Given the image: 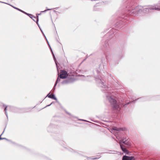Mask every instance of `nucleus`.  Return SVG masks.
<instances>
[{
    "mask_svg": "<svg viewBox=\"0 0 160 160\" xmlns=\"http://www.w3.org/2000/svg\"><path fill=\"white\" fill-rule=\"evenodd\" d=\"M97 158H92V159H93V160H94V159H97Z\"/></svg>",
    "mask_w": 160,
    "mask_h": 160,
    "instance_id": "obj_25",
    "label": "nucleus"
},
{
    "mask_svg": "<svg viewBox=\"0 0 160 160\" xmlns=\"http://www.w3.org/2000/svg\"><path fill=\"white\" fill-rule=\"evenodd\" d=\"M122 21V20L121 19V20H120L121 22V21Z\"/></svg>",
    "mask_w": 160,
    "mask_h": 160,
    "instance_id": "obj_34",
    "label": "nucleus"
},
{
    "mask_svg": "<svg viewBox=\"0 0 160 160\" xmlns=\"http://www.w3.org/2000/svg\"><path fill=\"white\" fill-rule=\"evenodd\" d=\"M51 10V9H48L47 10H45L44 11H41L40 13L38 14H37L38 15H40L42 12H46L47 10Z\"/></svg>",
    "mask_w": 160,
    "mask_h": 160,
    "instance_id": "obj_15",
    "label": "nucleus"
},
{
    "mask_svg": "<svg viewBox=\"0 0 160 160\" xmlns=\"http://www.w3.org/2000/svg\"><path fill=\"white\" fill-rule=\"evenodd\" d=\"M127 131V128L125 127L121 128V131Z\"/></svg>",
    "mask_w": 160,
    "mask_h": 160,
    "instance_id": "obj_14",
    "label": "nucleus"
},
{
    "mask_svg": "<svg viewBox=\"0 0 160 160\" xmlns=\"http://www.w3.org/2000/svg\"><path fill=\"white\" fill-rule=\"evenodd\" d=\"M122 160H135V159L133 157H128L125 155L123 156Z\"/></svg>",
    "mask_w": 160,
    "mask_h": 160,
    "instance_id": "obj_9",
    "label": "nucleus"
},
{
    "mask_svg": "<svg viewBox=\"0 0 160 160\" xmlns=\"http://www.w3.org/2000/svg\"><path fill=\"white\" fill-rule=\"evenodd\" d=\"M46 39H47V38H46V37H45Z\"/></svg>",
    "mask_w": 160,
    "mask_h": 160,
    "instance_id": "obj_36",
    "label": "nucleus"
},
{
    "mask_svg": "<svg viewBox=\"0 0 160 160\" xmlns=\"http://www.w3.org/2000/svg\"><path fill=\"white\" fill-rule=\"evenodd\" d=\"M55 85H54V87H53V89L54 90V89H55Z\"/></svg>",
    "mask_w": 160,
    "mask_h": 160,
    "instance_id": "obj_26",
    "label": "nucleus"
},
{
    "mask_svg": "<svg viewBox=\"0 0 160 160\" xmlns=\"http://www.w3.org/2000/svg\"><path fill=\"white\" fill-rule=\"evenodd\" d=\"M122 22H124V21H122Z\"/></svg>",
    "mask_w": 160,
    "mask_h": 160,
    "instance_id": "obj_31",
    "label": "nucleus"
},
{
    "mask_svg": "<svg viewBox=\"0 0 160 160\" xmlns=\"http://www.w3.org/2000/svg\"><path fill=\"white\" fill-rule=\"evenodd\" d=\"M0 2H2V3H4V2H1V1H0Z\"/></svg>",
    "mask_w": 160,
    "mask_h": 160,
    "instance_id": "obj_30",
    "label": "nucleus"
},
{
    "mask_svg": "<svg viewBox=\"0 0 160 160\" xmlns=\"http://www.w3.org/2000/svg\"><path fill=\"white\" fill-rule=\"evenodd\" d=\"M52 54H53V58L54 59V61H55V62L56 64V65L57 66V63H56V61H55V60H56V58H55V56H54V54L53 53V52H52Z\"/></svg>",
    "mask_w": 160,
    "mask_h": 160,
    "instance_id": "obj_20",
    "label": "nucleus"
},
{
    "mask_svg": "<svg viewBox=\"0 0 160 160\" xmlns=\"http://www.w3.org/2000/svg\"><path fill=\"white\" fill-rule=\"evenodd\" d=\"M53 103V102H52L49 105H47V106H46L45 107V108L47 107H48V106H50L51 104H52Z\"/></svg>",
    "mask_w": 160,
    "mask_h": 160,
    "instance_id": "obj_22",
    "label": "nucleus"
},
{
    "mask_svg": "<svg viewBox=\"0 0 160 160\" xmlns=\"http://www.w3.org/2000/svg\"><path fill=\"white\" fill-rule=\"evenodd\" d=\"M22 12L25 14H27V15H28V16H29V15H31V16L32 15V14H29V13H26V12H25L24 11H22Z\"/></svg>",
    "mask_w": 160,
    "mask_h": 160,
    "instance_id": "obj_18",
    "label": "nucleus"
},
{
    "mask_svg": "<svg viewBox=\"0 0 160 160\" xmlns=\"http://www.w3.org/2000/svg\"><path fill=\"white\" fill-rule=\"evenodd\" d=\"M99 69H97V72L98 73H100L101 71V69H102V65H99Z\"/></svg>",
    "mask_w": 160,
    "mask_h": 160,
    "instance_id": "obj_12",
    "label": "nucleus"
},
{
    "mask_svg": "<svg viewBox=\"0 0 160 160\" xmlns=\"http://www.w3.org/2000/svg\"><path fill=\"white\" fill-rule=\"evenodd\" d=\"M124 19L125 20H127L128 19V17L126 16L124 17H121V19Z\"/></svg>",
    "mask_w": 160,
    "mask_h": 160,
    "instance_id": "obj_17",
    "label": "nucleus"
},
{
    "mask_svg": "<svg viewBox=\"0 0 160 160\" xmlns=\"http://www.w3.org/2000/svg\"><path fill=\"white\" fill-rule=\"evenodd\" d=\"M143 7V13H145L149 12V10H156L160 11V4L158 5L156 4L154 5H148L145 6Z\"/></svg>",
    "mask_w": 160,
    "mask_h": 160,
    "instance_id": "obj_3",
    "label": "nucleus"
},
{
    "mask_svg": "<svg viewBox=\"0 0 160 160\" xmlns=\"http://www.w3.org/2000/svg\"><path fill=\"white\" fill-rule=\"evenodd\" d=\"M46 39H47V38H46V37H45Z\"/></svg>",
    "mask_w": 160,
    "mask_h": 160,
    "instance_id": "obj_35",
    "label": "nucleus"
},
{
    "mask_svg": "<svg viewBox=\"0 0 160 160\" xmlns=\"http://www.w3.org/2000/svg\"><path fill=\"white\" fill-rule=\"evenodd\" d=\"M59 75V77L62 79H64L66 78L68 76V74L67 71H62L60 72Z\"/></svg>",
    "mask_w": 160,
    "mask_h": 160,
    "instance_id": "obj_6",
    "label": "nucleus"
},
{
    "mask_svg": "<svg viewBox=\"0 0 160 160\" xmlns=\"http://www.w3.org/2000/svg\"><path fill=\"white\" fill-rule=\"evenodd\" d=\"M13 7V8H15V9H16L18 10V11H20V12H22V10H21V9H19V8H17L15 7Z\"/></svg>",
    "mask_w": 160,
    "mask_h": 160,
    "instance_id": "obj_19",
    "label": "nucleus"
},
{
    "mask_svg": "<svg viewBox=\"0 0 160 160\" xmlns=\"http://www.w3.org/2000/svg\"><path fill=\"white\" fill-rule=\"evenodd\" d=\"M32 16L31 18L35 22H36V23L38 26L39 27L40 30H41V32H42V30H41V28L40 27L39 24L38 23V16H37V18L35 17L34 16H33L32 14V15L31 16Z\"/></svg>",
    "mask_w": 160,
    "mask_h": 160,
    "instance_id": "obj_7",
    "label": "nucleus"
},
{
    "mask_svg": "<svg viewBox=\"0 0 160 160\" xmlns=\"http://www.w3.org/2000/svg\"><path fill=\"white\" fill-rule=\"evenodd\" d=\"M132 102H134V101H132Z\"/></svg>",
    "mask_w": 160,
    "mask_h": 160,
    "instance_id": "obj_32",
    "label": "nucleus"
},
{
    "mask_svg": "<svg viewBox=\"0 0 160 160\" xmlns=\"http://www.w3.org/2000/svg\"><path fill=\"white\" fill-rule=\"evenodd\" d=\"M3 106L4 107H5V109H4V111H5V115H6L7 118H8V113H7V108H8V107H7V106H5V105H4Z\"/></svg>",
    "mask_w": 160,
    "mask_h": 160,
    "instance_id": "obj_13",
    "label": "nucleus"
},
{
    "mask_svg": "<svg viewBox=\"0 0 160 160\" xmlns=\"http://www.w3.org/2000/svg\"><path fill=\"white\" fill-rule=\"evenodd\" d=\"M67 113L69 115H71V114H70V113H68V112H67Z\"/></svg>",
    "mask_w": 160,
    "mask_h": 160,
    "instance_id": "obj_28",
    "label": "nucleus"
},
{
    "mask_svg": "<svg viewBox=\"0 0 160 160\" xmlns=\"http://www.w3.org/2000/svg\"><path fill=\"white\" fill-rule=\"evenodd\" d=\"M60 81V79L59 78H58L55 83V87H56L58 82H59Z\"/></svg>",
    "mask_w": 160,
    "mask_h": 160,
    "instance_id": "obj_16",
    "label": "nucleus"
},
{
    "mask_svg": "<svg viewBox=\"0 0 160 160\" xmlns=\"http://www.w3.org/2000/svg\"><path fill=\"white\" fill-rule=\"evenodd\" d=\"M4 132V131H3V132L2 133L0 136V140H2V138H1V136L3 134V133Z\"/></svg>",
    "mask_w": 160,
    "mask_h": 160,
    "instance_id": "obj_21",
    "label": "nucleus"
},
{
    "mask_svg": "<svg viewBox=\"0 0 160 160\" xmlns=\"http://www.w3.org/2000/svg\"><path fill=\"white\" fill-rule=\"evenodd\" d=\"M30 18H31L32 16L31 15L28 16Z\"/></svg>",
    "mask_w": 160,
    "mask_h": 160,
    "instance_id": "obj_27",
    "label": "nucleus"
},
{
    "mask_svg": "<svg viewBox=\"0 0 160 160\" xmlns=\"http://www.w3.org/2000/svg\"><path fill=\"white\" fill-rule=\"evenodd\" d=\"M143 7L141 6H138L135 8L131 7L127 10V11L126 13H128L127 14L129 13L137 15L143 13Z\"/></svg>",
    "mask_w": 160,
    "mask_h": 160,
    "instance_id": "obj_2",
    "label": "nucleus"
},
{
    "mask_svg": "<svg viewBox=\"0 0 160 160\" xmlns=\"http://www.w3.org/2000/svg\"><path fill=\"white\" fill-rule=\"evenodd\" d=\"M120 129L116 127H114L113 128L112 130L114 133L115 136L117 139L116 140L117 142L120 145Z\"/></svg>",
    "mask_w": 160,
    "mask_h": 160,
    "instance_id": "obj_5",
    "label": "nucleus"
},
{
    "mask_svg": "<svg viewBox=\"0 0 160 160\" xmlns=\"http://www.w3.org/2000/svg\"><path fill=\"white\" fill-rule=\"evenodd\" d=\"M73 81V78L72 77H68V79L65 80H64L62 82V84H66L72 82Z\"/></svg>",
    "mask_w": 160,
    "mask_h": 160,
    "instance_id": "obj_8",
    "label": "nucleus"
},
{
    "mask_svg": "<svg viewBox=\"0 0 160 160\" xmlns=\"http://www.w3.org/2000/svg\"><path fill=\"white\" fill-rule=\"evenodd\" d=\"M78 120H81V121H87L86 120H84L83 119H79Z\"/></svg>",
    "mask_w": 160,
    "mask_h": 160,
    "instance_id": "obj_24",
    "label": "nucleus"
},
{
    "mask_svg": "<svg viewBox=\"0 0 160 160\" xmlns=\"http://www.w3.org/2000/svg\"><path fill=\"white\" fill-rule=\"evenodd\" d=\"M46 39H47V38H46V37H45Z\"/></svg>",
    "mask_w": 160,
    "mask_h": 160,
    "instance_id": "obj_37",
    "label": "nucleus"
},
{
    "mask_svg": "<svg viewBox=\"0 0 160 160\" xmlns=\"http://www.w3.org/2000/svg\"><path fill=\"white\" fill-rule=\"evenodd\" d=\"M118 23L117 24V25H118L119 24V22H118Z\"/></svg>",
    "mask_w": 160,
    "mask_h": 160,
    "instance_id": "obj_29",
    "label": "nucleus"
},
{
    "mask_svg": "<svg viewBox=\"0 0 160 160\" xmlns=\"http://www.w3.org/2000/svg\"><path fill=\"white\" fill-rule=\"evenodd\" d=\"M50 93H49L47 96L48 98L53 99L56 100H57V98L55 97V95L53 94H51L49 95Z\"/></svg>",
    "mask_w": 160,
    "mask_h": 160,
    "instance_id": "obj_10",
    "label": "nucleus"
},
{
    "mask_svg": "<svg viewBox=\"0 0 160 160\" xmlns=\"http://www.w3.org/2000/svg\"><path fill=\"white\" fill-rule=\"evenodd\" d=\"M121 149L124 153L126 154H128L129 153V151L127 150L126 147L125 145H128L129 142L127 139H121Z\"/></svg>",
    "mask_w": 160,
    "mask_h": 160,
    "instance_id": "obj_4",
    "label": "nucleus"
},
{
    "mask_svg": "<svg viewBox=\"0 0 160 160\" xmlns=\"http://www.w3.org/2000/svg\"><path fill=\"white\" fill-rule=\"evenodd\" d=\"M3 139H5V140H8V139H7L6 138H2V140H3Z\"/></svg>",
    "mask_w": 160,
    "mask_h": 160,
    "instance_id": "obj_23",
    "label": "nucleus"
},
{
    "mask_svg": "<svg viewBox=\"0 0 160 160\" xmlns=\"http://www.w3.org/2000/svg\"><path fill=\"white\" fill-rule=\"evenodd\" d=\"M94 78L93 77H92L90 76H87L86 77V80H88V81H91Z\"/></svg>",
    "mask_w": 160,
    "mask_h": 160,
    "instance_id": "obj_11",
    "label": "nucleus"
},
{
    "mask_svg": "<svg viewBox=\"0 0 160 160\" xmlns=\"http://www.w3.org/2000/svg\"><path fill=\"white\" fill-rule=\"evenodd\" d=\"M47 41L48 43V41Z\"/></svg>",
    "mask_w": 160,
    "mask_h": 160,
    "instance_id": "obj_33",
    "label": "nucleus"
},
{
    "mask_svg": "<svg viewBox=\"0 0 160 160\" xmlns=\"http://www.w3.org/2000/svg\"><path fill=\"white\" fill-rule=\"evenodd\" d=\"M96 82L98 83V85L102 88V90L106 91L105 96L107 99L111 104L112 107L114 109H117L118 108L119 106L117 101L115 98V97L113 94L109 91L110 89L109 87H108L106 83L103 82V80L101 79L98 76L95 77Z\"/></svg>",
    "mask_w": 160,
    "mask_h": 160,
    "instance_id": "obj_1",
    "label": "nucleus"
}]
</instances>
